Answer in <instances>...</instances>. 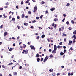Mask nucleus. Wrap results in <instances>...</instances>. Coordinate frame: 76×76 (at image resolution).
I'll return each mask as SVG.
<instances>
[{"label": "nucleus", "instance_id": "nucleus-56", "mask_svg": "<svg viewBox=\"0 0 76 76\" xmlns=\"http://www.w3.org/2000/svg\"><path fill=\"white\" fill-rule=\"evenodd\" d=\"M36 19H39V17H36Z\"/></svg>", "mask_w": 76, "mask_h": 76}, {"label": "nucleus", "instance_id": "nucleus-62", "mask_svg": "<svg viewBox=\"0 0 76 76\" xmlns=\"http://www.w3.org/2000/svg\"><path fill=\"white\" fill-rule=\"evenodd\" d=\"M25 18H28V16H25Z\"/></svg>", "mask_w": 76, "mask_h": 76}, {"label": "nucleus", "instance_id": "nucleus-21", "mask_svg": "<svg viewBox=\"0 0 76 76\" xmlns=\"http://www.w3.org/2000/svg\"><path fill=\"white\" fill-rule=\"evenodd\" d=\"M52 70V69H50L49 70V72H53V70L52 69V70Z\"/></svg>", "mask_w": 76, "mask_h": 76}, {"label": "nucleus", "instance_id": "nucleus-3", "mask_svg": "<svg viewBox=\"0 0 76 76\" xmlns=\"http://www.w3.org/2000/svg\"><path fill=\"white\" fill-rule=\"evenodd\" d=\"M34 10L33 11L34 13H35V12L37 11V6H35L34 8Z\"/></svg>", "mask_w": 76, "mask_h": 76}, {"label": "nucleus", "instance_id": "nucleus-20", "mask_svg": "<svg viewBox=\"0 0 76 76\" xmlns=\"http://www.w3.org/2000/svg\"><path fill=\"white\" fill-rule=\"evenodd\" d=\"M12 64H13V63L11 62L10 64H8L9 66H10V65H11Z\"/></svg>", "mask_w": 76, "mask_h": 76}, {"label": "nucleus", "instance_id": "nucleus-50", "mask_svg": "<svg viewBox=\"0 0 76 76\" xmlns=\"http://www.w3.org/2000/svg\"><path fill=\"white\" fill-rule=\"evenodd\" d=\"M36 21L35 20H34V21H32V23H34L35 22H36Z\"/></svg>", "mask_w": 76, "mask_h": 76}, {"label": "nucleus", "instance_id": "nucleus-63", "mask_svg": "<svg viewBox=\"0 0 76 76\" xmlns=\"http://www.w3.org/2000/svg\"><path fill=\"white\" fill-rule=\"evenodd\" d=\"M49 52H51V49H50L49 50Z\"/></svg>", "mask_w": 76, "mask_h": 76}, {"label": "nucleus", "instance_id": "nucleus-8", "mask_svg": "<svg viewBox=\"0 0 76 76\" xmlns=\"http://www.w3.org/2000/svg\"><path fill=\"white\" fill-rule=\"evenodd\" d=\"M58 18H55L54 19V21L56 22V21H58Z\"/></svg>", "mask_w": 76, "mask_h": 76}, {"label": "nucleus", "instance_id": "nucleus-64", "mask_svg": "<svg viewBox=\"0 0 76 76\" xmlns=\"http://www.w3.org/2000/svg\"><path fill=\"white\" fill-rule=\"evenodd\" d=\"M2 67H3V68H5V66H4V65H2Z\"/></svg>", "mask_w": 76, "mask_h": 76}, {"label": "nucleus", "instance_id": "nucleus-5", "mask_svg": "<svg viewBox=\"0 0 76 76\" xmlns=\"http://www.w3.org/2000/svg\"><path fill=\"white\" fill-rule=\"evenodd\" d=\"M76 35H73V36L72 37V38H74V39L73 40H75L76 39V37L75 36Z\"/></svg>", "mask_w": 76, "mask_h": 76}, {"label": "nucleus", "instance_id": "nucleus-19", "mask_svg": "<svg viewBox=\"0 0 76 76\" xmlns=\"http://www.w3.org/2000/svg\"><path fill=\"white\" fill-rule=\"evenodd\" d=\"M14 75L15 76L16 75H17V72H15L14 73Z\"/></svg>", "mask_w": 76, "mask_h": 76}, {"label": "nucleus", "instance_id": "nucleus-10", "mask_svg": "<svg viewBox=\"0 0 76 76\" xmlns=\"http://www.w3.org/2000/svg\"><path fill=\"white\" fill-rule=\"evenodd\" d=\"M7 34H8L7 32H5L4 33V36H6V35H7Z\"/></svg>", "mask_w": 76, "mask_h": 76}, {"label": "nucleus", "instance_id": "nucleus-16", "mask_svg": "<svg viewBox=\"0 0 76 76\" xmlns=\"http://www.w3.org/2000/svg\"><path fill=\"white\" fill-rule=\"evenodd\" d=\"M41 37L42 38H44L45 37V35H44V34H43V35H42L41 36Z\"/></svg>", "mask_w": 76, "mask_h": 76}, {"label": "nucleus", "instance_id": "nucleus-2", "mask_svg": "<svg viewBox=\"0 0 76 76\" xmlns=\"http://www.w3.org/2000/svg\"><path fill=\"white\" fill-rule=\"evenodd\" d=\"M48 59V56H46V57L45 58V59H44L43 62L45 63V61Z\"/></svg>", "mask_w": 76, "mask_h": 76}, {"label": "nucleus", "instance_id": "nucleus-54", "mask_svg": "<svg viewBox=\"0 0 76 76\" xmlns=\"http://www.w3.org/2000/svg\"><path fill=\"white\" fill-rule=\"evenodd\" d=\"M8 6H6L4 7V8H8Z\"/></svg>", "mask_w": 76, "mask_h": 76}, {"label": "nucleus", "instance_id": "nucleus-48", "mask_svg": "<svg viewBox=\"0 0 76 76\" xmlns=\"http://www.w3.org/2000/svg\"><path fill=\"white\" fill-rule=\"evenodd\" d=\"M59 75H60V73H58L57 74V76H58Z\"/></svg>", "mask_w": 76, "mask_h": 76}, {"label": "nucleus", "instance_id": "nucleus-6", "mask_svg": "<svg viewBox=\"0 0 76 76\" xmlns=\"http://www.w3.org/2000/svg\"><path fill=\"white\" fill-rule=\"evenodd\" d=\"M54 50H57V46L56 45H54Z\"/></svg>", "mask_w": 76, "mask_h": 76}, {"label": "nucleus", "instance_id": "nucleus-24", "mask_svg": "<svg viewBox=\"0 0 76 76\" xmlns=\"http://www.w3.org/2000/svg\"><path fill=\"white\" fill-rule=\"evenodd\" d=\"M43 16H44V15H41L40 16V19H42V17H43Z\"/></svg>", "mask_w": 76, "mask_h": 76}, {"label": "nucleus", "instance_id": "nucleus-7", "mask_svg": "<svg viewBox=\"0 0 76 76\" xmlns=\"http://www.w3.org/2000/svg\"><path fill=\"white\" fill-rule=\"evenodd\" d=\"M36 57H39V55L38 53H37L36 54Z\"/></svg>", "mask_w": 76, "mask_h": 76}, {"label": "nucleus", "instance_id": "nucleus-45", "mask_svg": "<svg viewBox=\"0 0 76 76\" xmlns=\"http://www.w3.org/2000/svg\"><path fill=\"white\" fill-rule=\"evenodd\" d=\"M17 18L18 19H20V17H19V16H18L17 17Z\"/></svg>", "mask_w": 76, "mask_h": 76}, {"label": "nucleus", "instance_id": "nucleus-61", "mask_svg": "<svg viewBox=\"0 0 76 76\" xmlns=\"http://www.w3.org/2000/svg\"><path fill=\"white\" fill-rule=\"evenodd\" d=\"M16 9H18V7H18V6H16Z\"/></svg>", "mask_w": 76, "mask_h": 76}, {"label": "nucleus", "instance_id": "nucleus-60", "mask_svg": "<svg viewBox=\"0 0 76 76\" xmlns=\"http://www.w3.org/2000/svg\"><path fill=\"white\" fill-rule=\"evenodd\" d=\"M12 39H14V40H15V38L14 37H12Z\"/></svg>", "mask_w": 76, "mask_h": 76}, {"label": "nucleus", "instance_id": "nucleus-32", "mask_svg": "<svg viewBox=\"0 0 76 76\" xmlns=\"http://www.w3.org/2000/svg\"><path fill=\"white\" fill-rule=\"evenodd\" d=\"M17 27L18 28V29H20V26H17Z\"/></svg>", "mask_w": 76, "mask_h": 76}, {"label": "nucleus", "instance_id": "nucleus-35", "mask_svg": "<svg viewBox=\"0 0 76 76\" xmlns=\"http://www.w3.org/2000/svg\"><path fill=\"white\" fill-rule=\"evenodd\" d=\"M69 43H70L71 44V43H72V41L69 40Z\"/></svg>", "mask_w": 76, "mask_h": 76}, {"label": "nucleus", "instance_id": "nucleus-9", "mask_svg": "<svg viewBox=\"0 0 76 76\" xmlns=\"http://www.w3.org/2000/svg\"><path fill=\"white\" fill-rule=\"evenodd\" d=\"M55 10V8H53L50 9V10L51 11H53V10Z\"/></svg>", "mask_w": 76, "mask_h": 76}, {"label": "nucleus", "instance_id": "nucleus-4", "mask_svg": "<svg viewBox=\"0 0 76 76\" xmlns=\"http://www.w3.org/2000/svg\"><path fill=\"white\" fill-rule=\"evenodd\" d=\"M30 47L31 48V49H33V50H35V47L33 46L32 45L30 46Z\"/></svg>", "mask_w": 76, "mask_h": 76}, {"label": "nucleus", "instance_id": "nucleus-49", "mask_svg": "<svg viewBox=\"0 0 76 76\" xmlns=\"http://www.w3.org/2000/svg\"><path fill=\"white\" fill-rule=\"evenodd\" d=\"M62 42H61L59 43V45H62Z\"/></svg>", "mask_w": 76, "mask_h": 76}, {"label": "nucleus", "instance_id": "nucleus-14", "mask_svg": "<svg viewBox=\"0 0 76 76\" xmlns=\"http://www.w3.org/2000/svg\"><path fill=\"white\" fill-rule=\"evenodd\" d=\"M9 5V3L8 2H7V3H5L6 6H8V5Z\"/></svg>", "mask_w": 76, "mask_h": 76}, {"label": "nucleus", "instance_id": "nucleus-12", "mask_svg": "<svg viewBox=\"0 0 76 76\" xmlns=\"http://www.w3.org/2000/svg\"><path fill=\"white\" fill-rule=\"evenodd\" d=\"M25 17V14H22V18H23Z\"/></svg>", "mask_w": 76, "mask_h": 76}, {"label": "nucleus", "instance_id": "nucleus-28", "mask_svg": "<svg viewBox=\"0 0 76 76\" xmlns=\"http://www.w3.org/2000/svg\"><path fill=\"white\" fill-rule=\"evenodd\" d=\"M49 57H50V58H51L53 57V55H50Z\"/></svg>", "mask_w": 76, "mask_h": 76}, {"label": "nucleus", "instance_id": "nucleus-13", "mask_svg": "<svg viewBox=\"0 0 76 76\" xmlns=\"http://www.w3.org/2000/svg\"><path fill=\"white\" fill-rule=\"evenodd\" d=\"M40 59L39 58H38L37 59V62H39L40 61Z\"/></svg>", "mask_w": 76, "mask_h": 76}, {"label": "nucleus", "instance_id": "nucleus-44", "mask_svg": "<svg viewBox=\"0 0 76 76\" xmlns=\"http://www.w3.org/2000/svg\"><path fill=\"white\" fill-rule=\"evenodd\" d=\"M70 50H71V51H73V49H72V48H70Z\"/></svg>", "mask_w": 76, "mask_h": 76}, {"label": "nucleus", "instance_id": "nucleus-43", "mask_svg": "<svg viewBox=\"0 0 76 76\" xmlns=\"http://www.w3.org/2000/svg\"><path fill=\"white\" fill-rule=\"evenodd\" d=\"M63 37H66V34H63L62 35Z\"/></svg>", "mask_w": 76, "mask_h": 76}, {"label": "nucleus", "instance_id": "nucleus-22", "mask_svg": "<svg viewBox=\"0 0 76 76\" xmlns=\"http://www.w3.org/2000/svg\"><path fill=\"white\" fill-rule=\"evenodd\" d=\"M39 36H38L36 38V39H39Z\"/></svg>", "mask_w": 76, "mask_h": 76}, {"label": "nucleus", "instance_id": "nucleus-37", "mask_svg": "<svg viewBox=\"0 0 76 76\" xmlns=\"http://www.w3.org/2000/svg\"><path fill=\"white\" fill-rule=\"evenodd\" d=\"M41 61H43V58H41Z\"/></svg>", "mask_w": 76, "mask_h": 76}, {"label": "nucleus", "instance_id": "nucleus-26", "mask_svg": "<svg viewBox=\"0 0 76 76\" xmlns=\"http://www.w3.org/2000/svg\"><path fill=\"white\" fill-rule=\"evenodd\" d=\"M13 21H15V19L14 18H12Z\"/></svg>", "mask_w": 76, "mask_h": 76}, {"label": "nucleus", "instance_id": "nucleus-25", "mask_svg": "<svg viewBox=\"0 0 76 76\" xmlns=\"http://www.w3.org/2000/svg\"><path fill=\"white\" fill-rule=\"evenodd\" d=\"M66 6H70V4L69 3H67L66 5Z\"/></svg>", "mask_w": 76, "mask_h": 76}, {"label": "nucleus", "instance_id": "nucleus-33", "mask_svg": "<svg viewBox=\"0 0 76 76\" xmlns=\"http://www.w3.org/2000/svg\"><path fill=\"white\" fill-rule=\"evenodd\" d=\"M28 14H31V12L30 11H28Z\"/></svg>", "mask_w": 76, "mask_h": 76}, {"label": "nucleus", "instance_id": "nucleus-51", "mask_svg": "<svg viewBox=\"0 0 76 76\" xmlns=\"http://www.w3.org/2000/svg\"><path fill=\"white\" fill-rule=\"evenodd\" d=\"M59 32H60V31H61V28H59Z\"/></svg>", "mask_w": 76, "mask_h": 76}, {"label": "nucleus", "instance_id": "nucleus-34", "mask_svg": "<svg viewBox=\"0 0 76 76\" xmlns=\"http://www.w3.org/2000/svg\"><path fill=\"white\" fill-rule=\"evenodd\" d=\"M54 23H53V24L52 25V26H54Z\"/></svg>", "mask_w": 76, "mask_h": 76}, {"label": "nucleus", "instance_id": "nucleus-15", "mask_svg": "<svg viewBox=\"0 0 76 76\" xmlns=\"http://www.w3.org/2000/svg\"><path fill=\"white\" fill-rule=\"evenodd\" d=\"M73 34H75V35H76V30H75L74 32H73Z\"/></svg>", "mask_w": 76, "mask_h": 76}, {"label": "nucleus", "instance_id": "nucleus-39", "mask_svg": "<svg viewBox=\"0 0 76 76\" xmlns=\"http://www.w3.org/2000/svg\"><path fill=\"white\" fill-rule=\"evenodd\" d=\"M54 16L55 18H57V15H54Z\"/></svg>", "mask_w": 76, "mask_h": 76}, {"label": "nucleus", "instance_id": "nucleus-57", "mask_svg": "<svg viewBox=\"0 0 76 76\" xmlns=\"http://www.w3.org/2000/svg\"><path fill=\"white\" fill-rule=\"evenodd\" d=\"M39 29H42V28L39 27Z\"/></svg>", "mask_w": 76, "mask_h": 76}, {"label": "nucleus", "instance_id": "nucleus-29", "mask_svg": "<svg viewBox=\"0 0 76 76\" xmlns=\"http://www.w3.org/2000/svg\"><path fill=\"white\" fill-rule=\"evenodd\" d=\"M66 23L67 25H69V21H67L66 22Z\"/></svg>", "mask_w": 76, "mask_h": 76}, {"label": "nucleus", "instance_id": "nucleus-1", "mask_svg": "<svg viewBox=\"0 0 76 76\" xmlns=\"http://www.w3.org/2000/svg\"><path fill=\"white\" fill-rule=\"evenodd\" d=\"M28 53V50L26 51L23 50V52H22V54H26Z\"/></svg>", "mask_w": 76, "mask_h": 76}, {"label": "nucleus", "instance_id": "nucleus-38", "mask_svg": "<svg viewBox=\"0 0 76 76\" xmlns=\"http://www.w3.org/2000/svg\"><path fill=\"white\" fill-rule=\"evenodd\" d=\"M65 19H65V18H64L63 20H62V22H64V20H65Z\"/></svg>", "mask_w": 76, "mask_h": 76}, {"label": "nucleus", "instance_id": "nucleus-23", "mask_svg": "<svg viewBox=\"0 0 76 76\" xmlns=\"http://www.w3.org/2000/svg\"><path fill=\"white\" fill-rule=\"evenodd\" d=\"M63 16H64V18H65L66 16V15L65 14H63Z\"/></svg>", "mask_w": 76, "mask_h": 76}, {"label": "nucleus", "instance_id": "nucleus-59", "mask_svg": "<svg viewBox=\"0 0 76 76\" xmlns=\"http://www.w3.org/2000/svg\"><path fill=\"white\" fill-rule=\"evenodd\" d=\"M66 50L65 49V50H64V53H66Z\"/></svg>", "mask_w": 76, "mask_h": 76}, {"label": "nucleus", "instance_id": "nucleus-40", "mask_svg": "<svg viewBox=\"0 0 76 76\" xmlns=\"http://www.w3.org/2000/svg\"><path fill=\"white\" fill-rule=\"evenodd\" d=\"M3 25H1L0 26V28H3Z\"/></svg>", "mask_w": 76, "mask_h": 76}, {"label": "nucleus", "instance_id": "nucleus-46", "mask_svg": "<svg viewBox=\"0 0 76 76\" xmlns=\"http://www.w3.org/2000/svg\"><path fill=\"white\" fill-rule=\"evenodd\" d=\"M22 66H20L19 67V69H22Z\"/></svg>", "mask_w": 76, "mask_h": 76}, {"label": "nucleus", "instance_id": "nucleus-41", "mask_svg": "<svg viewBox=\"0 0 76 76\" xmlns=\"http://www.w3.org/2000/svg\"><path fill=\"white\" fill-rule=\"evenodd\" d=\"M23 4V1H21V4L22 5Z\"/></svg>", "mask_w": 76, "mask_h": 76}, {"label": "nucleus", "instance_id": "nucleus-55", "mask_svg": "<svg viewBox=\"0 0 76 76\" xmlns=\"http://www.w3.org/2000/svg\"><path fill=\"white\" fill-rule=\"evenodd\" d=\"M35 35H38V33H36L35 34Z\"/></svg>", "mask_w": 76, "mask_h": 76}, {"label": "nucleus", "instance_id": "nucleus-36", "mask_svg": "<svg viewBox=\"0 0 76 76\" xmlns=\"http://www.w3.org/2000/svg\"><path fill=\"white\" fill-rule=\"evenodd\" d=\"M57 48H60V46H58L57 47Z\"/></svg>", "mask_w": 76, "mask_h": 76}, {"label": "nucleus", "instance_id": "nucleus-17", "mask_svg": "<svg viewBox=\"0 0 76 76\" xmlns=\"http://www.w3.org/2000/svg\"><path fill=\"white\" fill-rule=\"evenodd\" d=\"M56 50H53L52 51V53H56Z\"/></svg>", "mask_w": 76, "mask_h": 76}, {"label": "nucleus", "instance_id": "nucleus-30", "mask_svg": "<svg viewBox=\"0 0 76 76\" xmlns=\"http://www.w3.org/2000/svg\"><path fill=\"white\" fill-rule=\"evenodd\" d=\"M71 23H72V24H74V21H73V20H71Z\"/></svg>", "mask_w": 76, "mask_h": 76}, {"label": "nucleus", "instance_id": "nucleus-31", "mask_svg": "<svg viewBox=\"0 0 76 76\" xmlns=\"http://www.w3.org/2000/svg\"><path fill=\"white\" fill-rule=\"evenodd\" d=\"M12 50V48H10V49L9 50V51H11Z\"/></svg>", "mask_w": 76, "mask_h": 76}, {"label": "nucleus", "instance_id": "nucleus-47", "mask_svg": "<svg viewBox=\"0 0 76 76\" xmlns=\"http://www.w3.org/2000/svg\"><path fill=\"white\" fill-rule=\"evenodd\" d=\"M64 42H66V38H64Z\"/></svg>", "mask_w": 76, "mask_h": 76}, {"label": "nucleus", "instance_id": "nucleus-58", "mask_svg": "<svg viewBox=\"0 0 76 76\" xmlns=\"http://www.w3.org/2000/svg\"><path fill=\"white\" fill-rule=\"evenodd\" d=\"M70 75L71 76H72V75H73V73H72L71 74H70Z\"/></svg>", "mask_w": 76, "mask_h": 76}, {"label": "nucleus", "instance_id": "nucleus-11", "mask_svg": "<svg viewBox=\"0 0 76 76\" xmlns=\"http://www.w3.org/2000/svg\"><path fill=\"white\" fill-rule=\"evenodd\" d=\"M24 25H26V26H28V24L26 23H24Z\"/></svg>", "mask_w": 76, "mask_h": 76}, {"label": "nucleus", "instance_id": "nucleus-18", "mask_svg": "<svg viewBox=\"0 0 76 76\" xmlns=\"http://www.w3.org/2000/svg\"><path fill=\"white\" fill-rule=\"evenodd\" d=\"M60 54L61 56H63L64 54V53L63 52H61L60 53Z\"/></svg>", "mask_w": 76, "mask_h": 76}, {"label": "nucleus", "instance_id": "nucleus-42", "mask_svg": "<svg viewBox=\"0 0 76 76\" xmlns=\"http://www.w3.org/2000/svg\"><path fill=\"white\" fill-rule=\"evenodd\" d=\"M68 29L69 30H72V28H71V27H69V28Z\"/></svg>", "mask_w": 76, "mask_h": 76}, {"label": "nucleus", "instance_id": "nucleus-27", "mask_svg": "<svg viewBox=\"0 0 76 76\" xmlns=\"http://www.w3.org/2000/svg\"><path fill=\"white\" fill-rule=\"evenodd\" d=\"M57 27V25L55 24V26H54V28H56V27Z\"/></svg>", "mask_w": 76, "mask_h": 76}, {"label": "nucleus", "instance_id": "nucleus-53", "mask_svg": "<svg viewBox=\"0 0 76 76\" xmlns=\"http://www.w3.org/2000/svg\"><path fill=\"white\" fill-rule=\"evenodd\" d=\"M63 48H64V49H65L66 48V46H64L63 47Z\"/></svg>", "mask_w": 76, "mask_h": 76}, {"label": "nucleus", "instance_id": "nucleus-52", "mask_svg": "<svg viewBox=\"0 0 76 76\" xmlns=\"http://www.w3.org/2000/svg\"><path fill=\"white\" fill-rule=\"evenodd\" d=\"M61 68H62V69H63V68H64V66H61Z\"/></svg>", "mask_w": 76, "mask_h": 76}]
</instances>
